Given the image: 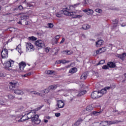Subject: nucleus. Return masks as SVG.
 <instances>
[{
  "label": "nucleus",
  "instance_id": "e433bc0d",
  "mask_svg": "<svg viewBox=\"0 0 126 126\" xmlns=\"http://www.w3.org/2000/svg\"><path fill=\"white\" fill-rule=\"evenodd\" d=\"M105 63V60H101L98 63L96 64V65H99V64H104Z\"/></svg>",
  "mask_w": 126,
  "mask_h": 126
},
{
  "label": "nucleus",
  "instance_id": "393cba45",
  "mask_svg": "<svg viewBox=\"0 0 126 126\" xmlns=\"http://www.w3.org/2000/svg\"><path fill=\"white\" fill-rule=\"evenodd\" d=\"M70 63V61L64 60H59L58 61V63H63V64L64 63Z\"/></svg>",
  "mask_w": 126,
  "mask_h": 126
},
{
  "label": "nucleus",
  "instance_id": "dca6fc26",
  "mask_svg": "<svg viewBox=\"0 0 126 126\" xmlns=\"http://www.w3.org/2000/svg\"><path fill=\"white\" fill-rule=\"evenodd\" d=\"M26 66V64L24 62H21L19 63V68L21 71L24 70L25 67Z\"/></svg>",
  "mask_w": 126,
  "mask_h": 126
},
{
  "label": "nucleus",
  "instance_id": "680f3d73",
  "mask_svg": "<svg viewBox=\"0 0 126 126\" xmlns=\"http://www.w3.org/2000/svg\"><path fill=\"white\" fill-rule=\"evenodd\" d=\"M44 122L46 123H48V120H46V119H44Z\"/></svg>",
  "mask_w": 126,
  "mask_h": 126
},
{
  "label": "nucleus",
  "instance_id": "c85d7f7f",
  "mask_svg": "<svg viewBox=\"0 0 126 126\" xmlns=\"http://www.w3.org/2000/svg\"><path fill=\"white\" fill-rule=\"evenodd\" d=\"M16 50L18 51L19 54H21V53H22V52L21 51V45L19 44L18 46H17Z\"/></svg>",
  "mask_w": 126,
  "mask_h": 126
},
{
  "label": "nucleus",
  "instance_id": "e2e57ef3",
  "mask_svg": "<svg viewBox=\"0 0 126 126\" xmlns=\"http://www.w3.org/2000/svg\"><path fill=\"white\" fill-rule=\"evenodd\" d=\"M18 24H21V25H22V23L21 22V21H19V22H18Z\"/></svg>",
  "mask_w": 126,
  "mask_h": 126
},
{
  "label": "nucleus",
  "instance_id": "a18cd8bd",
  "mask_svg": "<svg viewBox=\"0 0 126 126\" xmlns=\"http://www.w3.org/2000/svg\"><path fill=\"white\" fill-rule=\"evenodd\" d=\"M46 53H48L50 52V48L49 47H46L45 49Z\"/></svg>",
  "mask_w": 126,
  "mask_h": 126
},
{
  "label": "nucleus",
  "instance_id": "aec40b11",
  "mask_svg": "<svg viewBox=\"0 0 126 126\" xmlns=\"http://www.w3.org/2000/svg\"><path fill=\"white\" fill-rule=\"evenodd\" d=\"M107 93V90L106 88L102 89L99 92V94L100 95V97H102L104 94H106Z\"/></svg>",
  "mask_w": 126,
  "mask_h": 126
},
{
  "label": "nucleus",
  "instance_id": "f03ea898",
  "mask_svg": "<svg viewBox=\"0 0 126 126\" xmlns=\"http://www.w3.org/2000/svg\"><path fill=\"white\" fill-rule=\"evenodd\" d=\"M13 64H14V61H13V60H9L6 61L4 63L5 69H6V70H8V71H10V72H12L14 70L12 69V68L10 67L13 66Z\"/></svg>",
  "mask_w": 126,
  "mask_h": 126
},
{
  "label": "nucleus",
  "instance_id": "5fc2aeb1",
  "mask_svg": "<svg viewBox=\"0 0 126 126\" xmlns=\"http://www.w3.org/2000/svg\"><path fill=\"white\" fill-rule=\"evenodd\" d=\"M83 120H82V119H80L78 120V121L77 122V124H78V123H80L81 122H83Z\"/></svg>",
  "mask_w": 126,
  "mask_h": 126
},
{
  "label": "nucleus",
  "instance_id": "1a4fd4ad",
  "mask_svg": "<svg viewBox=\"0 0 126 126\" xmlns=\"http://www.w3.org/2000/svg\"><path fill=\"white\" fill-rule=\"evenodd\" d=\"M91 97L93 99H97L100 98L101 95H100V94H99V91H96L91 94Z\"/></svg>",
  "mask_w": 126,
  "mask_h": 126
},
{
  "label": "nucleus",
  "instance_id": "0eeeda50",
  "mask_svg": "<svg viewBox=\"0 0 126 126\" xmlns=\"http://www.w3.org/2000/svg\"><path fill=\"white\" fill-rule=\"evenodd\" d=\"M80 4H81V3L79 2V3H77L74 5H71V6H68V7H67V10H68V11H72L73 10H74L75 8L76 7H77L78 6H79V5H80Z\"/></svg>",
  "mask_w": 126,
  "mask_h": 126
},
{
  "label": "nucleus",
  "instance_id": "6e6d98bb",
  "mask_svg": "<svg viewBox=\"0 0 126 126\" xmlns=\"http://www.w3.org/2000/svg\"><path fill=\"white\" fill-rule=\"evenodd\" d=\"M22 76L23 77H27V76H28L27 73L25 74V75H22Z\"/></svg>",
  "mask_w": 126,
  "mask_h": 126
},
{
  "label": "nucleus",
  "instance_id": "ea45409f",
  "mask_svg": "<svg viewBox=\"0 0 126 126\" xmlns=\"http://www.w3.org/2000/svg\"><path fill=\"white\" fill-rule=\"evenodd\" d=\"M43 93H45V94H47V93H49V92H50V90H49L48 88L42 91Z\"/></svg>",
  "mask_w": 126,
  "mask_h": 126
},
{
  "label": "nucleus",
  "instance_id": "09e8293b",
  "mask_svg": "<svg viewBox=\"0 0 126 126\" xmlns=\"http://www.w3.org/2000/svg\"><path fill=\"white\" fill-rule=\"evenodd\" d=\"M65 40V39H64V38L63 37L61 41L60 42V44H63V42H64Z\"/></svg>",
  "mask_w": 126,
  "mask_h": 126
},
{
  "label": "nucleus",
  "instance_id": "a211bd4d",
  "mask_svg": "<svg viewBox=\"0 0 126 126\" xmlns=\"http://www.w3.org/2000/svg\"><path fill=\"white\" fill-rule=\"evenodd\" d=\"M83 11L84 12H86V13H87V14H93V13H94V11H93V10L91 9H86L85 10H83Z\"/></svg>",
  "mask_w": 126,
  "mask_h": 126
},
{
  "label": "nucleus",
  "instance_id": "8fccbe9b",
  "mask_svg": "<svg viewBox=\"0 0 126 126\" xmlns=\"http://www.w3.org/2000/svg\"><path fill=\"white\" fill-rule=\"evenodd\" d=\"M18 8L20 10H22V9H23V6H22V5H20L18 6Z\"/></svg>",
  "mask_w": 126,
  "mask_h": 126
},
{
  "label": "nucleus",
  "instance_id": "f257e3e1",
  "mask_svg": "<svg viewBox=\"0 0 126 126\" xmlns=\"http://www.w3.org/2000/svg\"><path fill=\"white\" fill-rule=\"evenodd\" d=\"M68 16H72L73 18H81L84 15L83 12L80 10H76L72 12L68 11Z\"/></svg>",
  "mask_w": 126,
  "mask_h": 126
},
{
  "label": "nucleus",
  "instance_id": "2f4dec72",
  "mask_svg": "<svg viewBox=\"0 0 126 126\" xmlns=\"http://www.w3.org/2000/svg\"><path fill=\"white\" fill-rule=\"evenodd\" d=\"M86 110L88 112H91V111L93 110V107H92L91 105L88 106Z\"/></svg>",
  "mask_w": 126,
  "mask_h": 126
},
{
  "label": "nucleus",
  "instance_id": "ddd939ff",
  "mask_svg": "<svg viewBox=\"0 0 126 126\" xmlns=\"http://www.w3.org/2000/svg\"><path fill=\"white\" fill-rule=\"evenodd\" d=\"M26 90L22 91L20 90H15L14 91V92L15 94H17V95H23L26 92Z\"/></svg>",
  "mask_w": 126,
  "mask_h": 126
},
{
  "label": "nucleus",
  "instance_id": "5701e85b",
  "mask_svg": "<svg viewBox=\"0 0 126 126\" xmlns=\"http://www.w3.org/2000/svg\"><path fill=\"white\" fill-rule=\"evenodd\" d=\"M77 71V68L75 67H73L71 69H70L69 72V73H71L72 74H73V73H75Z\"/></svg>",
  "mask_w": 126,
  "mask_h": 126
},
{
  "label": "nucleus",
  "instance_id": "603ef678",
  "mask_svg": "<svg viewBox=\"0 0 126 126\" xmlns=\"http://www.w3.org/2000/svg\"><path fill=\"white\" fill-rule=\"evenodd\" d=\"M115 88H116V85H113L111 86V89H115Z\"/></svg>",
  "mask_w": 126,
  "mask_h": 126
},
{
  "label": "nucleus",
  "instance_id": "052dcab7",
  "mask_svg": "<svg viewBox=\"0 0 126 126\" xmlns=\"http://www.w3.org/2000/svg\"><path fill=\"white\" fill-rule=\"evenodd\" d=\"M113 113H118V110H115L113 111Z\"/></svg>",
  "mask_w": 126,
  "mask_h": 126
},
{
  "label": "nucleus",
  "instance_id": "4c0bfd02",
  "mask_svg": "<svg viewBox=\"0 0 126 126\" xmlns=\"http://www.w3.org/2000/svg\"><path fill=\"white\" fill-rule=\"evenodd\" d=\"M100 52V54H102V53H104V52H106V48L102 47V48L99 49Z\"/></svg>",
  "mask_w": 126,
  "mask_h": 126
},
{
  "label": "nucleus",
  "instance_id": "412c9836",
  "mask_svg": "<svg viewBox=\"0 0 126 126\" xmlns=\"http://www.w3.org/2000/svg\"><path fill=\"white\" fill-rule=\"evenodd\" d=\"M27 120H28V118L26 114L23 116L20 120H18V122H24L25 121H27Z\"/></svg>",
  "mask_w": 126,
  "mask_h": 126
},
{
  "label": "nucleus",
  "instance_id": "f704fd0d",
  "mask_svg": "<svg viewBox=\"0 0 126 126\" xmlns=\"http://www.w3.org/2000/svg\"><path fill=\"white\" fill-rule=\"evenodd\" d=\"M54 72H55V71H54L53 70H46V71H45V73L46 74H48V75L53 74V73H54Z\"/></svg>",
  "mask_w": 126,
  "mask_h": 126
},
{
  "label": "nucleus",
  "instance_id": "338daca9",
  "mask_svg": "<svg viewBox=\"0 0 126 126\" xmlns=\"http://www.w3.org/2000/svg\"><path fill=\"white\" fill-rule=\"evenodd\" d=\"M121 26H122V27H125V26H126V25L121 24Z\"/></svg>",
  "mask_w": 126,
  "mask_h": 126
},
{
  "label": "nucleus",
  "instance_id": "cd10ccee",
  "mask_svg": "<svg viewBox=\"0 0 126 126\" xmlns=\"http://www.w3.org/2000/svg\"><path fill=\"white\" fill-rule=\"evenodd\" d=\"M31 94L32 95H35V96H41V94L36 91H32L31 92Z\"/></svg>",
  "mask_w": 126,
  "mask_h": 126
},
{
  "label": "nucleus",
  "instance_id": "774afa93",
  "mask_svg": "<svg viewBox=\"0 0 126 126\" xmlns=\"http://www.w3.org/2000/svg\"><path fill=\"white\" fill-rule=\"evenodd\" d=\"M125 76V78L126 79V73L124 74Z\"/></svg>",
  "mask_w": 126,
  "mask_h": 126
},
{
  "label": "nucleus",
  "instance_id": "37998d69",
  "mask_svg": "<svg viewBox=\"0 0 126 126\" xmlns=\"http://www.w3.org/2000/svg\"><path fill=\"white\" fill-rule=\"evenodd\" d=\"M87 1H88V0H85L84 2H83V5L84 6H86V5L87 4Z\"/></svg>",
  "mask_w": 126,
  "mask_h": 126
},
{
  "label": "nucleus",
  "instance_id": "b1692460",
  "mask_svg": "<svg viewBox=\"0 0 126 126\" xmlns=\"http://www.w3.org/2000/svg\"><path fill=\"white\" fill-rule=\"evenodd\" d=\"M113 27L114 28H117L118 27V23H119V20L118 19H115L113 20Z\"/></svg>",
  "mask_w": 126,
  "mask_h": 126
},
{
  "label": "nucleus",
  "instance_id": "c9c22d12",
  "mask_svg": "<svg viewBox=\"0 0 126 126\" xmlns=\"http://www.w3.org/2000/svg\"><path fill=\"white\" fill-rule=\"evenodd\" d=\"M64 54H65V55H71L72 54V52H70V51H63Z\"/></svg>",
  "mask_w": 126,
  "mask_h": 126
},
{
  "label": "nucleus",
  "instance_id": "423d86ee",
  "mask_svg": "<svg viewBox=\"0 0 126 126\" xmlns=\"http://www.w3.org/2000/svg\"><path fill=\"white\" fill-rule=\"evenodd\" d=\"M26 52H33L34 50H35V48H34V46H33L31 43L28 42L26 44Z\"/></svg>",
  "mask_w": 126,
  "mask_h": 126
},
{
  "label": "nucleus",
  "instance_id": "4468645a",
  "mask_svg": "<svg viewBox=\"0 0 126 126\" xmlns=\"http://www.w3.org/2000/svg\"><path fill=\"white\" fill-rule=\"evenodd\" d=\"M57 106L59 109H62L64 107V103L63 102V100H59L57 101Z\"/></svg>",
  "mask_w": 126,
  "mask_h": 126
},
{
  "label": "nucleus",
  "instance_id": "58836bf2",
  "mask_svg": "<svg viewBox=\"0 0 126 126\" xmlns=\"http://www.w3.org/2000/svg\"><path fill=\"white\" fill-rule=\"evenodd\" d=\"M8 98L10 100H13V99H14L15 97L12 94H9L8 95Z\"/></svg>",
  "mask_w": 126,
  "mask_h": 126
},
{
  "label": "nucleus",
  "instance_id": "0e129e2a",
  "mask_svg": "<svg viewBox=\"0 0 126 126\" xmlns=\"http://www.w3.org/2000/svg\"><path fill=\"white\" fill-rule=\"evenodd\" d=\"M27 74H28V76H30V75L31 74V73L29 72L27 73Z\"/></svg>",
  "mask_w": 126,
  "mask_h": 126
},
{
  "label": "nucleus",
  "instance_id": "6e6552de",
  "mask_svg": "<svg viewBox=\"0 0 126 126\" xmlns=\"http://www.w3.org/2000/svg\"><path fill=\"white\" fill-rule=\"evenodd\" d=\"M1 57L2 59H6L8 57V50L6 49H4L1 52Z\"/></svg>",
  "mask_w": 126,
  "mask_h": 126
},
{
  "label": "nucleus",
  "instance_id": "a19ab883",
  "mask_svg": "<svg viewBox=\"0 0 126 126\" xmlns=\"http://www.w3.org/2000/svg\"><path fill=\"white\" fill-rule=\"evenodd\" d=\"M47 25L49 28H53L54 27V24L53 23H48Z\"/></svg>",
  "mask_w": 126,
  "mask_h": 126
},
{
  "label": "nucleus",
  "instance_id": "69168bd1",
  "mask_svg": "<svg viewBox=\"0 0 126 126\" xmlns=\"http://www.w3.org/2000/svg\"><path fill=\"white\" fill-rule=\"evenodd\" d=\"M46 118L48 119V120H50V119H51V117L50 116H48Z\"/></svg>",
  "mask_w": 126,
  "mask_h": 126
},
{
  "label": "nucleus",
  "instance_id": "20e7f679",
  "mask_svg": "<svg viewBox=\"0 0 126 126\" xmlns=\"http://www.w3.org/2000/svg\"><path fill=\"white\" fill-rule=\"evenodd\" d=\"M68 10H67V8L66 7L65 9H63V10H61L59 11L58 13H56V16L57 17H62L63 14L64 15L68 16Z\"/></svg>",
  "mask_w": 126,
  "mask_h": 126
},
{
  "label": "nucleus",
  "instance_id": "c756f323",
  "mask_svg": "<svg viewBox=\"0 0 126 126\" xmlns=\"http://www.w3.org/2000/svg\"><path fill=\"white\" fill-rule=\"evenodd\" d=\"M60 37H61L60 35H56L55 36V44H58V42H59V40L60 39Z\"/></svg>",
  "mask_w": 126,
  "mask_h": 126
},
{
  "label": "nucleus",
  "instance_id": "f8f14e48",
  "mask_svg": "<svg viewBox=\"0 0 126 126\" xmlns=\"http://www.w3.org/2000/svg\"><path fill=\"white\" fill-rule=\"evenodd\" d=\"M99 125L101 126H110V125H113V122L111 121H102L100 123Z\"/></svg>",
  "mask_w": 126,
  "mask_h": 126
},
{
  "label": "nucleus",
  "instance_id": "7c9ffc66",
  "mask_svg": "<svg viewBox=\"0 0 126 126\" xmlns=\"http://www.w3.org/2000/svg\"><path fill=\"white\" fill-rule=\"evenodd\" d=\"M48 89V90H55L57 89V87L56 86H50Z\"/></svg>",
  "mask_w": 126,
  "mask_h": 126
},
{
  "label": "nucleus",
  "instance_id": "bb28decb",
  "mask_svg": "<svg viewBox=\"0 0 126 126\" xmlns=\"http://www.w3.org/2000/svg\"><path fill=\"white\" fill-rule=\"evenodd\" d=\"M82 29H84V30H87L90 28V26L89 25L87 24H84L82 26Z\"/></svg>",
  "mask_w": 126,
  "mask_h": 126
},
{
  "label": "nucleus",
  "instance_id": "473e14b6",
  "mask_svg": "<svg viewBox=\"0 0 126 126\" xmlns=\"http://www.w3.org/2000/svg\"><path fill=\"white\" fill-rule=\"evenodd\" d=\"M101 113H102V111H99V112L94 111L92 113V115H94V116H99V115H100V114H101Z\"/></svg>",
  "mask_w": 126,
  "mask_h": 126
},
{
  "label": "nucleus",
  "instance_id": "c03bdc74",
  "mask_svg": "<svg viewBox=\"0 0 126 126\" xmlns=\"http://www.w3.org/2000/svg\"><path fill=\"white\" fill-rule=\"evenodd\" d=\"M95 12H97L98 13H102V10L100 9H95Z\"/></svg>",
  "mask_w": 126,
  "mask_h": 126
},
{
  "label": "nucleus",
  "instance_id": "7ed1b4c3",
  "mask_svg": "<svg viewBox=\"0 0 126 126\" xmlns=\"http://www.w3.org/2000/svg\"><path fill=\"white\" fill-rule=\"evenodd\" d=\"M32 122L34 126L39 125L41 123V120L39 119V115L35 113L32 119Z\"/></svg>",
  "mask_w": 126,
  "mask_h": 126
},
{
  "label": "nucleus",
  "instance_id": "72a5a7b5",
  "mask_svg": "<svg viewBox=\"0 0 126 126\" xmlns=\"http://www.w3.org/2000/svg\"><path fill=\"white\" fill-rule=\"evenodd\" d=\"M28 40L30 41H36L37 38L34 36H30L28 37Z\"/></svg>",
  "mask_w": 126,
  "mask_h": 126
},
{
  "label": "nucleus",
  "instance_id": "3c124183",
  "mask_svg": "<svg viewBox=\"0 0 126 126\" xmlns=\"http://www.w3.org/2000/svg\"><path fill=\"white\" fill-rule=\"evenodd\" d=\"M100 52H101V51L100 50V49L96 50V55H98V54H100Z\"/></svg>",
  "mask_w": 126,
  "mask_h": 126
},
{
  "label": "nucleus",
  "instance_id": "2eb2a0df",
  "mask_svg": "<svg viewBox=\"0 0 126 126\" xmlns=\"http://www.w3.org/2000/svg\"><path fill=\"white\" fill-rule=\"evenodd\" d=\"M18 82L16 81H12V82H10V88H16V86H17Z\"/></svg>",
  "mask_w": 126,
  "mask_h": 126
},
{
  "label": "nucleus",
  "instance_id": "864d4df0",
  "mask_svg": "<svg viewBox=\"0 0 126 126\" xmlns=\"http://www.w3.org/2000/svg\"><path fill=\"white\" fill-rule=\"evenodd\" d=\"M34 5L31 3H29L28 4V6H29V7H32V6H33Z\"/></svg>",
  "mask_w": 126,
  "mask_h": 126
},
{
  "label": "nucleus",
  "instance_id": "bf43d9fd",
  "mask_svg": "<svg viewBox=\"0 0 126 126\" xmlns=\"http://www.w3.org/2000/svg\"><path fill=\"white\" fill-rule=\"evenodd\" d=\"M111 89V87H106L105 88V89H107V90H109V89Z\"/></svg>",
  "mask_w": 126,
  "mask_h": 126
},
{
  "label": "nucleus",
  "instance_id": "f3484780",
  "mask_svg": "<svg viewBox=\"0 0 126 126\" xmlns=\"http://www.w3.org/2000/svg\"><path fill=\"white\" fill-rule=\"evenodd\" d=\"M108 67H110L111 68H114L116 67V63L114 62H109L107 63Z\"/></svg>",
  "mask_w": 126,
  "mask_h": 126
},
{
  "label": "nucleus",
  "instance_id": "6ab92c4d",
  "mask_svg": "<svg viewBox=\"0 0 126 126\" xmlns=\"http://www.w3.org/2000/svg\"><path fill=\"white\" fill-rule=\"evenodd\" d=\"M103 43H104V41H103V40H99L95 42V46L98 48L102 46V45H103Z\"/></svg>",
  "mask_w": 126,
  "mask_h": 126
},
{
  "label": "nucleus",
  "instance_id": "4be33fe9",
  "mask_svg": "<svg viewBox=\"0 0 126 126\" xmlns=\"http://www.w3.org/2000/svg\"><path fill=\"white\" fill-rule=\"evenodd\" d=\"M87 75H88L87 72H84L81 75V79H82V80H85V79H86V78H87Z\"/></svg>",
  "mask_w": 126,
  "mask_h": 126
},
{
  "label": "nucleus",
  "instance_id": "a878e982",
  "mask_svg": "<svg viewBox=\"0 0 126 126\" xmlns=\"http://www.w3.org/2000/svg\"><path fill=\"white\" fill-rule=\"evenodd\" d=\"M86 93H87L86 91H81L80 93H79L76 95L77 97H80V96H82V95H84V94H86Z\"/></svg>",
  "mask_w": 126,
  "mask_h": 126
},
{
  "label": "nucleus",
  "instance_id": "9b49d317",
  "mask_svg": "<svg viewBox=\"0 0 126 126\" xmlns=\"http://www.w3.org/2000/svg\"><path fill=\"white\" fill-rule=\"evenodd\" d=\"M116 58H118V59H120L122 61H125V58L126 57V53H123L122 54H116L115 55Z\"/></svg>",
  "mask_w": 126,
  "mask_h": 126
},
{
  "label": "nucleus",
  "instance_id": "9d476101",
  "mask_svg": "<svg viewBox=\"0 0 126 126\" xmlns=\"http://www.w3.org/2000/svg\"><path fill=\"white\" fill-rule=\"evenodd\" d=\"M36 114V112L34 110L32 111L28 114H26L27 115V117H28V120L32 119Z\"/></svg>",
  "mask_w": 126,
  "mask_h": 126
},
{
  "label": "nucleus",
  "instance_id": "4d7b16f0",
  "mask_svg": "<svg viewBox=\"0 0 126 126\" xmlns=\"http://www.w3.org/2000/svg\"><path fill=\"white\" fill-rule=\"evenodd\" d=\"M4 102H3V101H2L1 100H0V105H3V103Z\"/></svg>",
  "mask_w": 126,
  "mask_h": 126
},
{
  "label": "nucleus",
  "instance_id": "49530a36",
  "mask_svg": "<svg viewBox=\"0 0 126 126\" xmlns=\"http://www.w3.org/2000/svg\"><path fill=\"white\" fill-rule=\"evenodd\" d=\"M55 116L57 117V118H59V117H61V113H55Z\"/></svg>",
  "mask_w": 126,
  "mask_h": 126
},
{
  "label": "nucleus",
  "instance_id": "79ce46f5",
  "mask_svg": "<svg viewBox=\"0 0 126 126\" xmlns=\"http://www.w3.org/2000/svg\"><path fill=\"white\" fill-rule=\"evenodd\" d=\"M102 69H109V66L104 65L102 66Z\"/></svg>",
  "mask_w": 126,
  "mask_h": 126
},
{
  "label": "nucleus",
  "instance_id": "de8ad7c7",
  "mask_svg": "<svg viewBox=\"0 0 126 126\" xmlns=\"http://www.w3.org/2000/svg\"><path fill=\"white\" fill-rule=\"evenodd\" d=\"M4 76H5V75L3 73H2V72L0 73V77H4Z\"/></svg>",
  "mask_w": 126,
  "mask_h": 126
},
{
  "label": "nucleus",
  "instance_id": "13d9d810",
  "mask_svg": "<svg viewBox=\"0 0 126 126\" xmlns=\"http://www.w3.org/2000/svg\"><path fill=\"white\" fill-rule=\"evenodd\" d=\"M77 125H78V123H77V122H76V123L73 124L72 126H77Z\"/></svg>",
  "mask_w": 126,
  "mask_h": 126
},
{
  "label": "nucleus",
  "instance_id": "39448f33",
  "mask_svg": "<svg viewBox=\"0 0 126 126\" xmlns=\"http://www.w3.org/2000/svg\"><path fill=\"white\" fill-rule=\"evenodd\" d=\"M35 45L36 47H38L39 48H45L46 47V44H45V42L42 40H38L35 42Z\"/></svg>",
  "mask_w": 126,
  "mask_h": 126
}]
</instances>
